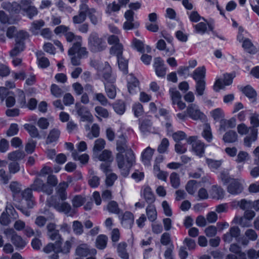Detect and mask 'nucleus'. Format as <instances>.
Wrapping results in <instances>:
<instances>
[{
    "label": "nucleus",
    "instance_id": "1",
    "mask_svg": "<svg viewBox=\"0 0 259 259\" xmlns=\"http://www.w3.org/2000/svg\"><path fill=\"white\" fill-rule=\"evenodd\" d=\"M116 149L118 151L116 157L118 167L121 174L126 177L135 162V156L133 151L128 148L126 139L123 135L119 136L117 140Z\"/></svg>",
    "mask_w": 259,
    "mask_h": 259
},
{
    "label": "nucleus",
    "instance_id": "2",
    "mask_svg": "<svg viewBox=\"0 0 259 259\" xmlns=\"http://www.w3.org/2000/svg\"><path fill=\"white\" fill-rule=\"evenodd\" d=\"M21 195L22 199L26 202V205L23 204V203H19L15 204L14 206L24 215L29 217L30 215V212L28 209L32 208L35 204L32 190L31 189L27 188L22 192Z\"/></svg>",
    "mask_w": 259,
    "mask_h": 259
},
{
    "label": "nucleus",
    "instance_id": "3",
    "mask_svg": "<svg viewBox=\"0 0 259 259\" xmlns=\"http://www.w3.org/2000/svg\"><path fill=\"white\" fill-rule=\"evenodd\" d=\"M88 47L91 52L98 53L105 50L107 44L104 38L99 36L96 32H92L88 37Z\"/></svg>",
    "mask_w": 259,
    "mask_h": 259
},
{
    "label": "nucleus",
    "instance_id": "4",
    "mask_svg": "<svg viewBox=\"0 0 259 259\" xmlns=\"http://www.w3.org/2000/svg\"><path fill=\"white\" fill-rule=\"evenodd\" d=\"M250 122L251 125L249 126L250 134L244 139V144L248 147H250L251 143L257 140L258 133L257 127L259 126V114H252L250 117Z\"/></svg>",
    "mask_w": 259,
    "mask_h": 259
},
{
    "label": "nucleus",
    "instance_id": "5",
    "mask_svg": "<svg viewBox=\"0 0 259 259\" xmlns=\"http://www.w3.org/2000/svg\"><path fill=\"white\" fill-rule=\"evenodd\" d=\"M56 225L53 223H49L46 227L47 234L48 237L52 240H55L56 245L62 244L63 239L59 234V230L56 229Z\"/></svg>",
    "mask_w": 259,
    "mask_h": 259
},
{
    "label": "nucleus",
    "instance_id": "6",
    "mask_svg": "<svg viewBox=\"0 0 259 259\" xmlns=\"http://www.w3.org/2000/svg\"><path fill=\"white\" fill-rule=\"evenodd\" d=\"M31 190L34 191L44 192L48 195H51L53 192V189L44 183V181L39 178L34 180L33 183L30 185Z\"/></svg>",
    "mask_w": 259,
    "mask_h": 259
},
{
    "label": "nucleus",
    "instance_id": "7",
    "mask_svg": "<svg viewBox=\"0 0 259 259\" xmlns=\"http://www.w3.org/2000/svg\"><path fill=\"white\" fill-rule=\"evenodd\" d=\"M187 115L195 120H202L205 117L204 114L200 111L198 106L195 104H190L187 108Z\"/></svg>",
    "mask_w": 259,
    "mask_h": 259
},
{
    "label": "nucleus",
    "instance_id": "8",
    "mask_svg": "<svg viewBox=\"0 0 259 259\" xmlns=\"http://www.w3.org/2000/svg\"><path fill=\"white\" fill-rule=\"evenodd\" d=\"M75 108L77 114L80 116L82 121H93V117L87 108L79 103L75 104Z\"/></svg>",
    "mask_w": 259,
    "mask_h": 259
},
{
    "label": "nucleus",
    "instance_id": "9",
    "mask_svg": "<svg viewBox=\"0 0 259 259\" xmlns=\"http://www.w3.org/2000/svg\"><path fill=\"white\" fill-rule=\"evenodd\" d=\"M243 190V186L238 179H233L228 183L227 191L231 194H239L242 192Z\"/></svg>",
    "mask_w": 259,
    "mask_h": 259
},
{
    "label": "nucleus",
    "instance_id": "10",
    "mask_svg": "<svg viewBox=\"0 0 259 259\" xmlns=\"http://www.w3.org/2000/svg\"><path fill=\"white\" fill-rule=\"evenodd\" d=\"M102 76L104 79V83H113L115 81V76L112 73L111 67L107 62H105Z\"/></svg>",
    "mask_w": 259,
    "mask_h": 259
},
{
    "label": "nucleus",
    "instance_id": "11",
    "mask_svg": "<svg viewBox=\"0 0 259 259\" xmlns=\"http://www.w3.org/2000/svg\"><path fill=\"white\" fill-rule=\"evenodd\" d=\"M240 229L237 226H233L229 229V232L223 235V240L226 243H230L233 241V239L236 240L240 235Z\"/></svg>",
    "mask_w": 259,
    "mask_h": 259
},
{
    "label": "nucleus",
    "instance_id": "12",
    "mask_svg": "<svg viewBox=\"0 0 259 259\" xmlns=\"http://www.w3.org/2000/svg\"><path fill=\"white\" fill-rule=\"evenodd\" d=\"M81 42H74L72 47L68 50V55L77 54L79 57H83L88 54V51L85 47H81Z\"/></svg>",
    "mask_w": 259,
    "mask_h": 259
},
{
    "label": "nucleus",
    "instance_id": "13",
    "mask_svg": "<svg viewBox=\"0 0 259 259\" xmlns=\"http://www.w3.org/2000/svg\"><path fill=\"white\" fill-rule=\"evenodd\" d=\"M153 66L155 73L158 77H163L165 76L166 68L164 66L163 61L160 57L154 58Z\"/></svg>",
    "mask_w": 259,
    "mask_h": 259
},
{
    "label": "nucleus",
    "instance_id": "14",
    "mask_svg": "<svg viewBox=\"0 0 259 259\" xmlns=\"http://www.w3.org/2000/svg\"><path fill=\"white\" fill-rule=\"evenodd\" d=\"M51 205L58 211L64 212L65 214H68L71 210V205L65 202L60 203L58 201H54L51 203Z\"/></svg>",
    "mask_w": 259,
    "mask_h": 259
},
{
    "label": "nucleus",
    "instance_id": "15",
    "mask_svg": "<svg viewBox=\"0 0 259 259\" xmlns=\"http://www.w3.org/2000/svg\"><path fill=\"white\" fill-rule=\"evenodd\" d=\"M134 217L133 214L130 211H126L123 214L121 219V224L126 228L131 229L134 224Z\"/></svg>",
    "mask_w": 259,
    "mask_h": 259
},
{
    "label": "nucleus",
    "instance_id": "16",
    "mask_svg": "<svg viewBox=\"0 0 259 259\" xmlns=\"http://www.w3.org/2000/svg\"><path fill=\"white\" fill-rule=\"evenodd\" d=\"M219 131L224 132L228 128H232L235 127L236 125V119L234 118H231L229 120H221L220 121Z\"/></svg>",
    "mask_w": 259,
    "mask_h": 259
},
{
    "label": "nucleus",
    "instance_id": "17",
    "mask_svg": "<svg viewBox=\"0 0 259 259\" xmlns=\"http://www.w3.org/2000/svg\"><path fill=\"white\" fill-rule=\"evenodd\" d=\"M22 12L23 15H26L28 18L32 19L38 14V11L34 6L31 4L22 7Z\"/></svg>",
    "mask_w": 259,
    "mask_h": 259
},
{
    "label": "nucleus",
    "instance_id": "18",
    "mask_svg": "<svg viewBox=\"0 0 259 259\" xmlns=\"http://www.w3.org/2000/svg\"><path fill=\"white\" fill-rule=\"evenodd\" d=\"M142 195L143 196L145 201L148 204H153V203L155 200V198L149 186H147L145 187L142 193Z\"/></svg>",
    "mask_w": 259,
    "mask_h": 259
},
{
    "label": "nucleus",
    "instance_id": "19",
    "mask_svg": "<svg viewBox=\"0 0 259 259\" xmlns=\"http://www.w3.org/2000/svg\"><path fill=\"white\" fill-rule=\"evenodd\" d=\"M74 241V238L73 237H71L69 240L65 241L63 247L61 246V244H59V245H58V247H57V253L59 252H61L64 254L69 253Z\"/></svg>",
    "mask_w": 259,
    "mask_h": 259
},
{
    "label": "nucleus",
    "instance_id": "20",
    "mask_svg": "<svg viewBox=\"0 0 259 259\" xmlns=\"http://www.w3.org/2000/svg\"><path fill=\"white\" fill-rule=\"evenodd\" d=\"M241 91L249 99H252L253 102L256 101L257 93L251 85H247L242 88Z\"/></svg>",
    "mask_w": 259,
    "mask_h": 259
},
{
    "label": "nucleus",
    "instance_id": "21",
    "mask_svg": "<svg viewBox=\"0 0 259 259\" xmlns=\"http://www.w3.org/2000/svg\"><path fill=\"white\" fill-rule=\"evenodd\" d=\"M131 81L128 82V90L131 94H135L139 91V81L131 75Z\"/></svg>",
    "mask_w": 259,
    "mask_h": 259
},
{
    "label": "nucleus",
    "instance_id": "22",
    "mask_svg": "<svg viewBox=\"0 0 259 259\" xmlns=\"http://www.w3.org/2000/svg\"><path fill=\"white\" fill-rule=\"evenodd\" d=\"M151 126L152 122L149 119H145L139 121V128L141 133L144 135L150 132Z\"/></svg>",
    "mask_w": 259,
    "mask_h": 259
},
{
    "label": "nucleus",
    "instance_id": "23",
    "mask_svg": "<svg viewBox=\"0 0 259 259\" xmlns=\"http://www.w3.org/2000/svg\"><path fill=\"white\" fill-rule=\"evenodd\" d=\"M154 150L150 147L146 148L142 153V160L145 164H149L154 153Z\"/></svg>",
    "mask_w": 259,
    "mask_h": 259
},
{
    "label": "nucleus",
    "instance_id": "24",
    "mask_svg": "<svg viewBox=\"0 0 259 259\" xmlns=\"http://www.w3.org/2000/svg\"><path fill=\"white\" fill-rule=\"evenodd\" d=\"M68 187V184L66 182H63L60 183L56 188L57 194L62 200H65L67 198L66 189Z\"/></svg>",
    "mask_w": 259,
    "mask_h": 259
},
{
    "label": "nucleus",
    "instance_id": "25",
    "mask_svg": "<svg viewBox=\"0 0 259 259\" xmlns=\"http://www.w3.org/2000/svg\"><path fill=\"white\" fill-rule=\"evenodd\" d=\"M211 195L213 198L221 199L224 196L225 191L222 187L213 185L212 186Z\"/></svg>",
    "mask_w": 259,
    "mask_h": 259
},
{
    "label": "nucleus",
    "instance_id": "26",
    "mask_svg": "<svg viewBox=\"0 0 259 259\" xmlns=\"http://www.w3.org/2000/svg\"><path fill=\"white\" fill-rule=\"evenodd\" d=\"M45 25V22L43 20L40 19L34 21L31 23L30 31L34 35H37L39 33V30L41 27H44Z\"/></svg>",
    "mask_w": 259,
    "mask_h": 259
},
{
    "label": "nucleus",
    "instance_id": "27",
    "mask_svg": "<svg viewBox=\"0 0 259 259\" xmlns=\"http://www.w3.org/2000/svg\"><path fill=\"white\" fill-rule=\"evenodd\" d=\"M193 78L195 81L199 80H204L205 76V68L204 66L198 67L192 74Z\"/></svg>",
    "mask_w": 259,
    "mask_h": 259
},
{
    "label": "nucleus",
    "instance_id": "28",
    "mask_svg": "<svg viewBox=\"0 0 259 259\" xmlns=\"http://www.w3.org/2000/svg\"><path fill=\"white\" fill-rule=\"evenodd\" d=\"M24 128L28 132L31 138L40 139L39 131L36 127L30 124H25L24 125Z\"/></svg>",
    "mask_w": 259,
    "mask_h": 259
},
{
    "label": "nucleus",
    "instance_id": "29",
    "mask_svg": "<svg viewBox=\"0 0 259 259\" xmlns=\"http://www.w3.org/2000/svg\"><path fill=\"white\" fill-rule=\"evenodd\" d=\"M146 211L148 219L150 221L153 222L157 219V211L154 204H148Z\"/></svg>",
    "mask_w": 259,
    "mask_h": 259
},
{
    "label": "nucleus",
    "instance_id": "30",
    "mask_svg": "<svg viewBox=\"0 0 259 259\" xmlns=\"http://www.w3.org/2000/svg\"><path fill=\"white\" fill-rule=\"evenodd\" d=\"M192 149L197 155L201 157L204 153V144L200 141H197L192 144Z\"/></svg>",
    "mask_w": 259,
    "mask_h": 259
},
{
    "label": "nucleus",
    "instance_id": "31",
    "mask_svg": "<svg viewBox=\"0 0 259 259\" xmlns=\"http://www.w3.org/2000/svg\"><path fill=\"white\" fill-rule=\"evenodd\" d=\"M60 131L57 128H53L51 130L48 136L46 143L47 144H51L53 142L57 141L60 136Z\"/></svg>",
    "mask_w": 259,
    "mask_h": 259
},
{
    "label": "nucleus",
    "instance_id": "32",
    "mask_svg": "<svg viewBox=\"0 0 259 259\" xmlns=\"http://www.w3.org/2000/svg\"><path fill=\"white\" fill-rule=\"evenodd\" d=\"M107 241L108 237L105 235H100L96 238V246L99 249H104L106 247Z\"/></svg>",
    "mask_w": 259,
    "mask_h": 259
},
{
    "label": "nucleus",
    "instance_id": "33",
    "mask_svg": "<svg viewBox=\"0 0 259 259\" xmlns=\"http://www.w3.org/2000/svg\"><path fill=\"white\" fill-rule=\"evenodd\" d=\"M90 253V249L87 244L78 245L75 250L76 254L80 256H87Z\"/></svg>",
    "mask_w": 259,
    "mask_h": 259
},
{
    "label": "nucleus",
    "instance_id": "34",
    "mask_svg": "<svg viewBox=\"0 0 259 259\" xmlns=\"http://www.w3.org/2000/svg\"><path fill=\"white\" fill-rule=\"evenodd\" d=\"M16 43L14 48L11 51L10 54L11 56L15 57L25 49V42L15 41Z\"/></svg>",
    "mask_w": 259,
    "mask_h": 259
},
{
    "label": "nucleus",
    "instance_id": "35",
    "mask_svg": "<svg viewBox=\"0 0 259 259\" xmlns=\"http://www.w3.org/2000/svg\"><path fill=\"white\" fill-rule=\"evenodd\" d=\"M127 244L125 242H121L117 246L118 255L122 259H128L129 255L126 251Z\"/></svg>",
    "mask_w": 259,
    "mask_h": 259
},
{
    "label": "nucleus",
    "instance_id": "36",
    "mask_svg": "<svg viewBox=\"0 0 259 259\" xmlns=\"http://www.w3.org/2000/svg\"><path fill=\"white\" fill-rule=\"evenodd\" d=\"M238 135L233 131H229L226 133L223 136V140L226 143H234L237 140Z\"/></svg>",
    "mask_w": 259,
    "mask_h": 259
},
{
    "label": "nucleus",
    "instance_id": "37",
    "mask_svg": "<svg viewBox=\"0 0 259 259\" xmlns=\"http://www.w3.org/2000/svg\"><path fill=\"white\" fill-rule=\"evenodd\" d=\"M105 92L108 98L113 99L115 98L116 91L115 86L112 83L104 82Z\"/></svg>",
    "mask_w": 259,
    "mask_h": 259
},
{
    "label": "nucleus",
    "instance_id": "38",
    "mask_svg": "<svg viewBox=\"0 0 259 259\" xmlns=\"http://www.w3.org/2000/svg\"><path fill=\"white\" fill-rule=\"evenodd\" d=\"M206 83L204 80L196 81L195 93L197 96H202L204 93Z\"/></svg>",
    "mask_w": 259,
    "mask_h": 259
},
{
    "label": "nucleus",
    "instance_id": "39",
    "mask_svg": "<svg viewBox=\"0 0 259 259\" xmlns=\"http://www.w3.org/2000/svg\"><path fill=\"white\" fill-rule=\"evenodd\" d=\"M13 244L17 248H23L26 244V241L17 234H16L11 238Z\"/></svg>",
    "mask_w": 259,
    "mask_h": 259
},
{
    "label": "nucleus",
    "instance_id": "40",
    "mask_svg": "<svg viewBox=\"0 0 259 259\" xmlns=\"http://www.w3.org/2000/svg\"><path fill=\"white\" fill-rule=\"evenodd\" d=\"M105 141L101 138L97 139L94 143V146L93 147V152L95 154H97L99 152L103 150L105 146Z\"/></svg>",
    "mask_w": 259,
    "mask_h": 259
},
{
    "label": "nucleus",
    "instance_id": "41",
    "mask_svg": "<svg viewBox=\"0 0 259 259\" xmlns=\"http://www.w3.org/2000/svg\"><path fill=\"white\" fill-rule=\"evenodd\" d=\"M242 47L249 53L254 54L256 52V48L248 38H245L243 40Z\"/></svg>",
    "mask_w": 259,
    "mask_h": 259
},
{
    "label": "nucleus",
    "instance_id": "42",
    "mask_svg": "<svg viewBox=\"0 0 259 259\" xmlns=\"http://www.w3.org/2000/svg\"><path fill=\"white\" fill-rule=\"evenodd\" d=\"M25 154L24 152L16 150L8 154V157L9 159L13 161H17L22 159L24 158Z\"/></svg>",
    "mask_w": 259,
    "mask_h": 259
},
{
    "label": "nucleus",
    "instance_id": "43",
    "mask_svg": "<svg viewBox=\"0 0 259 259\" xmlns=\"http://www.w3.org/2000/svg\"><path fill=\"white\" fill-rule=\"evenodd\" d=\"M98 158L100 161L107 162H112L113 160L111 152L108 150H103L102 153L99 155Z\"/></svg>",
    "mask_w": 259,
    "mask_h": 259
},
{
    "label": "nucleus",
    "instance_id": "44",
    "mask_svg": "<svg viewBox=\"0 0 259 259\" xmlns=\"http://www.w3.org/2000/svg\"><path fill=\"white\" fill-rule=\"evenodd\" d=\"M9 188L13 194V200L15 201V195L20 193L22 190L21 185L16 181L12 182Z\"/></svg>",
    "mask_w": 259,
    "mask_h": 259
},
{
    "label": "nucleus",
    "instance_id": "45",
    "mask_svg": "<svg viewBox=\"0 0 259 259\" xmlns=\"http://www.w3.org/2000/svg\"><path fill=\"white\" fill-rule=\"evenodd\" d=\"M113 107L116 113L119 115L123 114L125 110V104L121 101H118L115 103L113 105Z\"/></svg>",
    "mask_w": 259,
    "mask_h": 259
},
{
    "label": "nucleus",
    "instance_id": "46",
    "mask_svg": "<svg viewBox=\"0 0 259 259\" xmlns=\"http://www.w3.org/2000/svg\"><path fill=\"white\" fill-rule=\"evenodd\" d=\"M123 47L121 44H117L112 46L110 51V53L112 55H115L117 56V58L122 57Z\"/></svg>",
    "mask_w": 259,
    "mask_h": 259
},
{
    "label": "nucleus",
    "instance_id": "47",
    "mask_svg": "<svg viewBox=\"0 0 259 259\" xmlns=\"http://www.w3.org/2000/svg\"><path fill=\"white\" fill-rule=\"evenodd\" d=\"M72 229L73 232L77 235L82 234L83 232V227L82 223L78 221H73L72 223Z\"/></svg>",
    "mask_w": 259,
    "mask_h": 259
},
{
    "label": "nucleus",
    "instance_id": "48",
    "mask_svg": "<svg viewBox=\"0 0 259 259\" xmlns=\"http://www.w3.org/2000/svg\"><path fill=\"white\" fill-rule=\"evenodd\" d=\"M169 179L171 186L175 189L178 188L180 184L179 175L175 172H173L170 174Z\"/></svg>",
    "mask_w": 259,
    "mask_h": 259
},
{
    "label": "nucleus",
    "instance_id": "49",
    "mask_svg": "<svg viewBox=\"0 0 259 259\" xmlns=\"http://www.w3.org/2000/svg\"><path fill=\"white\" fill-rule=\"evenodd\" d=\"M65 36L68 42L74 41V42H79L82 41V38L80 36L75 35L73 32L70 31H67V32L65 33Z\"/></svg>",
    "mask_w": 259,
    "mask_h": 259
},
{
    "label": "nucleus",
    "instance_id": "50",
    "mask_svg": "<svg viewBox=\"0 0 259 259\" xmlns=\"http://www.w3.org/2000/svg\"><path fill=\"white\" fill-rule=\"evenodd\" d=\"M211 115L216 121H221L223 120L224 117V113L223 110L220 108H217L212 110L210 112Z\"/></svg>",
    "mask_w": 259,
    "mask_h": 259
},
{
    "label": "nucleus",
    "instance_id": "51",
    "mask_svg": "<svg viewBox=\"0 0 259 259\" xmlns=\"http://www.w3.org/2000/svg\"><path fill=\"white\" fill-rule=\"evenodd\" d=\"M119 68L123 72L124 74H127L128 72V63L127 61L122 57L117 59Z\"/></svg>",
    "mask_w": 259,
    "mask_h": 259
},
{
    "label": "nucleus",
    "instance_id": "52",
    "mask_svg": "<svg viewBox=\"0 0 259 259\" xmlns=\"http://www.w3.org/2000/svg\"><path fill=\"white\" fill-rule=\"evenodd\" d=\"M29 34L24 30H20L15 34V41L24 42V41L29 37Z\"/></svg>",
    "mask_w": 259,
    "mask_h": 259
},
{
    "label": "nucleus",
    "instance_id": "53",
    "mask_svg": "<svg viewBox=\"0 0 259 259\" xmlns=\"http://www.w3.org/2000/svg\"><path fill=\"white\" fill-rule=\"evenodd\" d=\"M197 181L195 180H190L188 181L186 185V190L188 193L191 195H193L197 189Z\"/></svg>",
    "mask_w": 259,
    "mask_h": 259
},
{
    "label": "nucleus",
    "instance_id": "54",
    "mask_svg": "<svg viewBox=\"0 0 259 259\" xmlns=\"http://www.w3.org/2000/svg\"><path fill=\"white\" fill-rule=\"evenodd\" d=\"M88 16L90 18L91 22L94 25H96L98 23L99 17L95 9H91V10H89Z\"/></svg>",
    "mask_w": 259,
    "mask_h": 259
},
{
    "label": "nucleus",
    "instance_id": "55",
    "mask_svg": "<svg viewBox=\"0 0 259 259\" xmlns=\"http://www.w3.org/2000/svg\"><path fill=\"white\" fill-rule=\"evenodd\" d=\"M51 94L56 98H59L62 96L64 92L61 88L56 84H52L51 87Z\"/></svg>",
    "mask_w": 259,
    "mask_h": 259
},
{
    "label": "nucleus",
    "instance_id": "56",
    "mask_svg": "<svg viewBox=\"0 0 259 259\" xmlns=\"http://www.w3.org/2000/svg\"><path fill=\"white\" fill-rule=\"evenodd\" d=\"M107 209L110 212L113 213L118 214L120 212L118 205L115 201H111L108 203Z\"/></svg>",
    "mask_w": 259,
    "mask_h": 259
},
{
    "label": "nucleus",
    "instance_id": "57",
    "mask_svg": "<svg viewBox=\"0 0 259 259\" xmlns=\"http://www.w3.org/2000/svg\"><path fill=\"white\" fill-rule=\"evenodd\" d=\"M202 134V136L208 142H210L212 140V135L209 125L207 124L205 125V127Z\"/></svg>",
    "mask_w": 259,
    "mask_h": 259
},
{
    "label": "nucleus",
    "instance_id": "58",
    "mask_svg": "<svg viewBox=\"0 0 259 259\" xmlns=\"http://www.w3.org/2000/svg\"><path fill=\"white\" fill-rule=\"evenodd\" d=\"M100 134V127L97 124H94L91 128V133L88 134V137L92 139L93 138L99 137Z\"/></svg>",
    "mask_w": 259,
    "mask_h": 259
},
{
    "label": "nucleus",
    "instance_id": "59",
    "mask_svg": "<svg viewBox=\"0 0 259 259\" xmlns=\"http://www.w3.org/2000/svg\"><path fill=\"white\" fill-rule=\"evenodd\" d=\"M85 201L84 197L80 195L75 196L72 200V205L74 207H78L81 206Z\"/></svg>",
    "mask_w": 259,
    "mask_h": 259
},
{
    "label": "nucleus",
    "instance_id": "60",
    "mask_svg": "<svg viewBox=\"0 0 259 259\" xmlns=\"http://www.w3.org/2000/svg\"><path fill=\"white\" fill-rule=\"evenodd\" d=\"M244 235L249 240L254 241L257 240L258 235L256 232L252 229H248L245 232Z\"/></svg>",
    "mask_w": 259,
    "mask_h": 259
},
{
    "label": "nucleus",
    "instance_id": "61",
    "mask_svg": "<svg viewBox=\"0 0 259 259\" xmlns=\"http://www.w3.org/2000/svg\"><path fill=\"white\" fill-rule=\"evenodd\" d=\"M171 136L176 143L181 142L180 141L186 139L187 137L186 134L184 132L181 131L173 133Z\"/></svg>",
    "mask_w": 259,
    "mask_h": 259
},
{
    "label": "nucleus",
    "instance_id": "62",
    "mask_svg": "<svg viewBox=\"0 0 259 259\" xmlns=\"http://www.w3.org/2000/svg\"><path fill=\"white\" fill-rule=\"evenodd\" d=\"M169 92L172 101V104H176V102L181 99L180 93L175 89H170Z\"/></svg>",
    "mask_w": 259,
    "mask_h": 259
},
{
    "label": "nucleus",
    "instance_id": "63",
    "mask_svg": "<svg viewBox=\"0 0 259 259\" xmlns=\"http://www.w3.org/2000/svg\"><path fill=\"white\" fill-rule=\"evenodd\" d=\"M237 205L243 210H247L252 207V202L250 201L247 200L245 199L238 201Z\"/></svg>",
    "mask_w": 259,
    "mask_h": 259
},
{
    "label": "nucleus",
    "instance_id": "64",
    "mask_svg": "<svg viewBox=\"0 0 259 259\" xmlns=\"http://www.w3.org/2000/svg\"><path fill=\"white\" fill-rule=\"evenodd\" d=\"M95 110L98 116L105 118H107L109 116V112L108 110L101 106L96 107Z\"/></svg>",
    "mask_w": 259,
    "mask_h": 259
}]
</instances>
